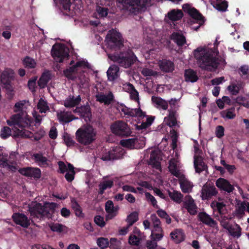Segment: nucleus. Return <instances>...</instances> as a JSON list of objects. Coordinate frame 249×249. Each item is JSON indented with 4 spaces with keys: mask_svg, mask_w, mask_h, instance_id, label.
Returning <instances> with one entry per match:
<instances>
[{
    "mask_svg": "<svg viewBox=\"0 0 249 249\" xmlns=\"http://www.w3.org/2000/svg\"><path fill=\"white\" fill-rule=\"evenodd\" d=\"M121 144L124 147L131 149L142 148L144 146L143 140L134 138L124 140L121 141Z\"/></svg>",
    "mask_w": 249,
    "mask_h": 249,
    "instance_id": "11",
    "label": "nucleus"
},
{
    "mask_svg": "<svg viewBox=\"0 0 249 249\" xmlns=\"http://www.w3.org/2000/svg\"><path fill=\"white\" fill-rule=\"evenodd\" d=\"M194 164L196 172L198 173L204 171L207 168V165L201 158L196 156H194Z\"/></svg>",
    "mask_w": 249,
    "mask_h": 249,
    "instance_id": "24",
    "label": "nucleus"
},
{
    "mask_svg": "<svg viewBox=\"0 0 249 249\" xmlns=\"http://www.w3.org/2000/svg\"><path fill=\"white\" fill-rule=\"evenodd\" d=\"M170 38L179 47H181L186 43V38L180 32H173L171 35Z\"/></svg>",
    "mask_w": 249,
    "mask_h": 249,
    "instance_id": "22",
    "label": "nucleus"
},
{
    "mask_svg": "<svg viewBox=\"0 0 249 249\" xmlns=\"http://www.w3.org/2000/svg\"><path fill=\"white\" fill-rule=\"evenodd\" d=\"M36 80L37 77L35 76L29 79L28 82V88L32 92L36 91Z\"/></svg>",
    "mask_w": 249,
    "mask_h": 249,
    "instance_id": "55",
    "label": "nucleus"
},
{
    "mask_svg": "<svg viewBox=\"0 0 249 249\" xmlns=\"http://www.w3.org/2000/svg\"><path fill=\"white\" fill-rule=\"evenodd\" d=\"M51 79V73L49 71L44 72L39 78L37 84L40 89L44 88Z\"/></svg>",
    "mask_w": 249,
    "mask_h": 249,
    "instance_id": "30",
    "label": "nucleus"
},
{
    "mask_svg": "<svg viewBox=\"0 0 249 249\" xmlns=\"http://www.w3.org/2000/svg\"><path fill=\"white\" fill-rule=\"evenodd\" d=\"M96 101L105 105L108 106L114 101V96L112 92L109 91L107 94L104 92H99L95 95Z\"/></svg>",
    "mask_w": 249,
    "mask_h": 249,
    "instance_id": "16",
    "label": "nucleus"
},
{
    "mask_svg": "<svg viewBox=\"0 0 249 249\" xmlns=\"http://www.w3.org/2000/svg\"><path fill=\"white\" fill-rule=\"evenodd\" d=\"M127 86L128 87V89L131 91L130 96H131V99H132L134 100H136V101L138 100L139 99V93H138V91L135 89V87H134V86L130 83H128L127 85Z\"/></svg>",
    "mask_w": 249,
    "mask_h": 249,
    "instance_id": "49",
    "label": "nucleus"
},
{
    "mask_svg": "<svg viewBox=\"0 0 249 249\" xmlns=\"http://www.w3.org/2000/svg\"><path fill=\"white\" fill-rule=\"evenodd\" d=\"M113 185V181L111 180H105L101 182L99 185V194L103 195L106 189L111 188Z\"/></svg>",
    "mask_w": 249,
    "mask_h": 249,
    "instance_id": "37",
    "label": "nucleus"
},
{
    "mask_svg": "<svg viewBox=\"0 0 249 249\" xmlns=\"http://www.w3.org/2000/svg\"><path fill=\"white\" fill-rule=\"evenodd\" d=\"M138 220V213L136 212L131 213L127 218V222L130 225H133Z\"/></svg>",
    "mask_w": 249,
    "mask_h": 249,
    "instance_id": "51",
    "label": "nucleus"
},
{
    "mask_svg": "<svg viewBox=\"0 0 249 249\" xmlns=\"http://www.w3.org/2000/svg\"><path fill=\"white\" fill-rule=\"evenodd\" d=\"M57 118L60 123H69L74 119L73 115L70 114L69 112L60 111L57 113Z\"/></svg>",
    "mask_w": 249,
    "mask_h": 249,
    "instance_id": "27",
    "label": "nucleus"
},
{
    "mask_svg": "<svg viewBox=\"0 0 249 249\" xmlns=\"http://www.w3.org/2000/svg\"><path fill=\"white\" fill-rule=\"evenodd\" d=\"M59 172L61 174H64L68 171V165L67 166L63 161H59L58 162Z\"/></svg>",
    "mask_w": 249,
    "mask_h": 249,
    "instance_id": "60",
    "label": "nucleus"
},
{
    "mask_svg": "<svg viewBox=\"0 0 249 249\" xmlns=\"http://www.w3.org/2000/svg\"><path fill=\"white\" fill-rule=\"evenodd\" d=\"M118 109L124 113V115L128 117H144L145 116V112H143L140 108L131 109L121 104L118 107Z\"/></svg>",
    "mask_w": 249,
    "mask_h": 249,
    "instance_id": "13",
    "label": "nucleus"
},
{
    "mask_svg": "<svg viewBox=\"0 0 249 249\" xmlns=\"http://www.w3.org/2000/svg\"><path fill=\"white\" fill-rule=\"evenodd\" d=\"M241 88V84L233 83L229 86L227 89L232 95H236L239 92Z\"/></svg>",
    "mask_w": 249,
    "mask_h": 249,
    "instance_id": "42",
    "label": "nucleus"
},
{
    "mask_svg": "<svg viewBox=\"0 0 249 249\" xmlns=\"http://www.w3.org/2000/svg\"><path fill=\"white\" fill-rule=\"evenodd\" d=\"M63 138L65 144L68 146H73L74 145L75 142L69 134L65 133Z\"/></svg>",
    "mask_w": 249,
    "mask_h": 249,
    "instance_id": "56",
    "label": "nucleus"
},
{
    "mask_svg": "<svg viewBox=\"0 0 249 249\" xmlns=\"http://www.w3.org/2000/svg\"><path fill=\"white\" fill-rule=\"evenodd\" d=\"M67 163L68 165V171L66 172L67 173L65 175V178L67 181L71 182L74 178L75 172L73 165L69 162H67Z\"/></svg>",
    "mask_w": 249,
    "mask_h": 249,
    "instance_id": "35",
    "label": "nucleus"
},
{
    "mask_svg": "<svg viewBox=\"0 0 249 249\" xmlns=\"http://www.w3.org/2000/svg\"><path fill=\"white\" fill-rule=\"evenodd\" d=\"M96 131L90 125L83 126L76 132L77 141L84 145L91 144L96 139Z\"/></svg>",
    "mask_w": 249,
    "mask_h": 249,
    "instance_id": "4",
    "label": "nucleus"
},
{
    "mask_svg": "<svg viewBox=\"0 0 249 249\" xmlns=\"http://www.w3.org/2000/svg\"><path fill=\"white\" fill-rule=\"evenodd\" d=\"M74 63V61L71 60L70 62V65H71V66L64 71V73L65 76L68 79H73L74 77L73 74L77 72L79 68H88L89 65L88 62L84 61H78L75 64L73 65Z\"/></svg>",
    "mask_w": 249,
    "mask_h": 249,
    "instance_id": "10",
    "label": "nucleus"
},
{
    "mask_svg": "<svg viewBox=\"0 0 249 249\" xmlns=\"http://www.w3.org/2000/svg\"><path fill=\"white\" fill-rule=\"evenodd\" d=\"M97 11L100 17H106L108 14V9L106 7L99 6Z\"/></svg>",
    "mask_w": 249,
    "mask_h": 249,
    "instance_id": "62",
    "label": "nucleus"
},
{
    "mask_svg": "<svg viewBox=\"0 0 249 249\" xmlns=\"http://www.w3.org/2000/svg\"><path fill=\"white\" fill-rule=\"evenodd\" d=\"M120 158V154L117 152L116 149H113L105 153L101 158L104 161H109L118 159Z\"/></svg>",
    "mask_w": 249,
    "mask_h": 249,
    "instance_id": "29",
    "label": "nucleus"
},
{
    "mask_svg": "<svg viewBox=\"0 0 249 249\" xmlns=\"http://www.w3.org/2000/svg\"><path fill=\"white\" fill-rule=\"evenodd\" d=\"M57 204L54 202H45L43 204L36 202H32L29 206L28 211L32 219L23 213H15L12 215L13 221L24 228H28L31 221L40 222L46 219H53Z\"/></svg>",
    "mask_w": 249,
    "mask_h": 249,
    "instance_id": "2",
    "label": "nucleus"
},
{
    "mask_svg": "<svg viewBox=\"0 0 249 249\" xmlns=\"http://www.w3.org/2000/svg\"><path fill=\"white\" fill-rule=\"evenodd\" d=\"M193 184L188 181H184L180 183L182 191L184 193H188L192 191Z\"/></svg>",
    "mask_w": 249,
    "mask_h": 249,
    "instance_id": "43",
    "label": "nucleus"
},
{
    "mask_svg": "<svg viewBox=\"0 0 249 249\" xmlns=\"http://www.w3.org/2000/svg\"><path fill=\"white\" fill-rule=\"evenodd\" d=\"M71 207L74 210L76 216L79 217H84V214L82 212V209L76 200H71Z\"/></svg>",
    "mask_w": 249,
    "mask_h": 249,
    "instance_id": "38",
    "label": "nucleus"
},
{
    "mask_svg": "<svg viewBox=\"0 0 249 249\" xmlns=\"http://www.w3.org/2000/svg\"><path fill=\"white\" fill-rule=\"evenodd\" d=\"M26 101L25 100L20 101L16 103L14 106V111L15 112L22 111L23 106L25 105Z\"/></svg>",
    "mask_w": 249,
    "mask_h": 249,
    "instance_id": "59",
    "label": "nucleus"
},
{
    "mask_svg": "<svg viewBox=\"0 0 249 249\" xmlns=\"http://www.w3.org/2000/svg\"><path fill=\"white\" fill-rule=\"evenodd\" d=\"M151 1V0H117V2L123 5L124 8L134 14L148 6Z\"/></svg>",
    "mask_w": 249,
    "mask_h": 249,
    "instance_id": "6",
    "label": "nucleus"
},
{
    "mask_svg": "<svg viewBox=\"0 0 249 249\" xmlns=\"http://www.w3.org/2000/svg\"><path fill=\"white\" fill-rule=\"evenodd\" d=\"M160 68L162 71L165 72H172L174 70V64L170 60H162L160 62Z\"/></svg>",
    "mask_w": 249,
    "mask_h": 249,
    "instance_id": "26",
    "label": "nucleus"
},
{
    "mask_svg": "<svg viewBox=\"0 0 249 249\" xmlns=\"http://www.w3.org/2000/svg\"><path fill=\"white\" fill-rule=\"evenodd\" d=\"M234 108H231L226 110V113L223 111L221 113V116L223 118H226L229 119L234 118L236 115L234 112Z\"/></svg>",
    "mask_w": 249,
    "mask_h": 249,
    "instance_id": "48",
    "label": "nucleus"
},
{
    "mask_svg": "<svg viewBox=\"0 0 249 249\" xmlns=\"http://www.w3.org/2000/svg\"><path fill=\"white\" fill-rule=\"evenodd\" d=\"M18 172L27 177L38 179L41 177V170L37 167H27L20 168Z\"/></svg>",
    "mask_w": 249,
    "mask_h": 249,
    "instance_id": "12",
    "label": "nucleus"
},
{
    "mask_svg": "<svg viewBox=\"0 0 249 249\" xmlns=\"http://www.w3.org/2000/svg\"><path fill=\"white\" fill-rule=\"evenodd\" d=\"M107 48L112 53L108 57L120 67L128 68L137 60L133 52L130 49H124V39L121 34L114 30L108 31L106 38Z\"/></svg>",
    "mask_w": 249,
    "mask_h": 249,
    "instance_id": "1",
    "label": "nucleus"
},
{
    "mask_svg": "<svg viewBox=\"0 0 249 249\" xmlns=\"http://www.w3.org/2000/svg\"><path fill=\"white\" fill-rule=\"evenodd\" d=\"M105 210L107 213H108L107 218H110L114 217L115 214H113V213L117 211V208H115L113 202L111 200H108L106 202L105 204Z\"/></svg>",
    "mask_w": 249,
    "mask_h": 249,
    "instance_id": "34",
    "label": "nucleus"
},
{
    "mask_svg": "<svg viewBox=\"0 0 249 249\" xmlns=\"http://www.w3.org/2000/svg\"><path fill=\"white\" fill-rule=\"evenodd\" d=\"M169 196L172 200L178 203L181 202L183 196L180 193L176 191L173 192H169Z\"/></svg>",
    "mask_w": 249,
    "mask_h": 249,
    "instance_id": "44",
    "label": "nucleus"
},
{
    "mask_svg": "<svg viewBox=\"0 0 249 249\" xmlns=\"http://www.w3.org/2000/svg\"><path fill=\"white\" fill-rule=\"evenodd\" d=\"M81 100V98L80 95L77 96L76 97H74V96H69L64 101V106L67 108H71L76 107L78 105Z\"/></svg>",
    "mask_w": 249,
    "mask_h": 249,
    "instance_id": "23",
    "label": "nucleus"
},
{
    "mask_svg": "<svg viewBox=\"0 0 249 249\" xmlns=\"http://www.w3.org/2000/svg\"><path fill=\"white\" fill-rule=\"evenodd\" d=\"M170 236L176 244H179L183 241L185 237L183 230L181 229H177L172 231L170 233Z\"/></svg>",
    "mask_w": 249,
    "mask_h": 249,
    "instance_id": "21",
    "label": "nucleus"
},
{
    "mask_svg": "<svg viewBox=\"0 0 249 249\" xmlns=\"http://www.w3.org/2000/svg\"><path fill=\"white\" fill-rule=\"evenodd\" d=\"M170 172L176 177L179 176L178 172L177 170V164L173 161H170L168 167Z\"/></svg>",
    "mask_w": 249,
    "mask_h": 249,
    "instance_id": "53",
    "label": "nucleus"
},
{
    "mask_svg": "<svg viewBox=\"0 0 249 249\" xmlns=\"http://www.w3.org/2000/svg\"><path fill=\"white\" fill-rule=\"evenodd\" d=\"M49 227L54 232H61L63 230V225L59 223H51Z\"/></svg>",
    "mask_w": 249,
    "mask_h": 249,
    "instance_id": "52",
    "label": "nucleus"
},
{
    "mask_svg": "<svg viewBox=\"0 0 249 249\" xmlns=\"http://www.w3.org/2000/svg\"><path fill=\"white\" fill-rule=\"evenodd\" d=\"M109 247L111 249H120L121 246V242L115 238H111L109 241Z\"/></svg>",
    "mask_w": 249,
    "mask_h": 249,
    "instance_id": "47",
    "label": "nucleus"
},
{
    "mask_svg": "<svg viewBox=\"0 0 249 249\" xmlns=\"http://www.w3.org/2000/svg\"><path fill=\"white\" fill-rule=\"evenodd\" d=\"M37 108L41 113H45L46 111L49 109L47 102L42 98L39 100L37 104Z\"/></svg>",
    "mask_w": 249,
    "mask_h": 249,
    "instance_id": "45",
    "label": "nucleus"
},
{
    "mask_svg": "<svg viewBox=\"0 0 249 249\" xmlns=\"http://www.w3.org/2000/svg\"><path fill=\"white\" fill-rule=\"evenodd\" d=\"M23 64L24 66L29 69L35 68L36 63L35 60L29 56H26L23 60Z\"/></svg>",
    "mask_w": 249,
    "mask_h": 249,
    "instance_id": "40",
    "label": "nucleus"
},
{
    "mask_svg": "<svg viewBox=\"0 0 249 249\" xmlns=\"http://www.w3.org/2000/svg\"><path fill=\"white\" fill-rule=\"evenodd\" d=\"M111 132L120 137H128L131 135L132 131L128 125L122 121H118L110 125Z\"/></svg>",
    "mask_w": 249,
    "mask_h": 249,
    "instance_id": "7",
    "label": "nucleus"
},
{
    "mask_svg": "<svg viewBox=\"0 0 249 249\" xmlns=\"http://www.w3.org/2000/svg\"><path fill=\"white\" fill-rule=\"evenodd\" d=\"M146 198L147 201L151 202V205L156 208H158L159 206L157 205V201L155 198L149 193L146 192L145 194Z\"/></svg>",
    "mask_w": 249,
    "mask_h": 249,
    "instance_id": "54",
    "label": "nucleus"
},
{
    "mask_svg": "<svg viewBox=\"0 0 249 249\" xmlns=\"http://www.w3.org/2000/svg\"><path fill=\"white\" fill-rule=\"evenodd\" d=\"M213 6L219 11L225 12L228 6V2L225 0H221L217 3L213 2Z\"/></svg>",
    "mask_w": 249,
    "mask_h": 249,
    "instance_id": "39",
    "label": "nucleus"
},
{
    "mask_svg": "<svg viewBox=\"0 0 249 249\" xmlns=\"http://www.w3.org/2000/svg\"><path fill=\"white\" fill-rule=\"evenodd\" d=\"M61 5H62L63 8L66 11H70V7L71 6V0H59Z\"/></svg>",
    "mask_w": 249,
    "mask_h": 249,
    "instance_id": "58",
    "label": "nucleus"
},
{
    "mask_svg": "<svg viewBox=\"0 0 249 249\" xmlns=\"http://www.w3.org/2000/svg\"><path fill=\"white\" fill-rule=\"evenodd\" d=\"M142 74L144 76H150L155 75L156 72L151 69L143 68L142 71Z\"/></svg>",
    "mask_w": 249,
    "mask_h": 249,
    "instance_id": "63",
    "label": "nucleus"
},
{
    "mask_svg": "<svg viewBox=\"0 0 249 249\" xmlns=\"http://www.w3.org/2000/svg\"><path fill=\"white\" fill-rule=\"evenodd\" d=\"M53 57L57 62L61 63L64 59L69 57V50L61 44L54 45L51 50Z\"/></svg>",
    "mask_w": 249,
    "mask_h": 249,
    "instance_id": "8",
    "label": "nucleus"
},
{
    "mask_svg": "<svg viewBox=\"0 0 249 249\" xmlns=\"http://www.w3.org/2000/svg\"><path fill=\"white\" fill-rule=\"evenodd\" d=\"M182 10L192 18L190 23L193 29L197 31L204 24L205 18L196 9L186 3L182 5Z\"/></svg>",
    "mask_w": 249,
    "mask_h": 249,
    "instance_id": "5",
    "label": "nucleus"
},
{
    "mask_svg": "<svg viewBox=\"0 0 249 249\" xmlns=\"http://www.w3.org/2000/svg\"><path fill=\"white\" fill-rule=\"evenodd\" d=\"M45 134V132L43 129H39L35 133L34 138L36 141H39L44 137Z\"/></svg>",
    "mask_w": 249,
    "mask_h": 249,
    "instance_id": "64",
    "label": "nucleus"
},
{
    "mask_svg": "<svg viewBox=\"0 0 249 249\" xmlns=\"http://www.w3.org/2000/svg\"><path fill=\"white\" fill-rule=\"evenodd\" d=\"M160 160V157L159 152L155 150L152 151L150 153L149 164L156 169H160L161 165Z\"/></svg>",
    "mask_w": 249,
    "mask_h": 249,
    "instance_id": "19",
    "label": "nucleus"
},
{
    "mask_svg": "<svg viewBox=\"0 0 249 249\" xmlns=\"http://www.w3.org/2000/svg\"><path fill=\"white\" fill-rule=\"evenodd\" d=\"M194 55L202 70L212 71L216 70L222 61L212 49L199 47L194 51Z\"/></svg>",
    "mask_w": 249,
    "mask_h": 249,
    "instance_id": "3",
    "label": "nucleus"
},
{
    "mask_svg": "<svg viewBox=\"0 0 249 249\" xmlns=\"http://www.w3.org/2000/svg\"><path fill=\"white\" fill-rule=\"evenodd\" d=\"M218 191L214 185L210 184H205L201 190V196L203 200H209L213 196H216Z\"/></svg>",
    "mask_w": 249,
    "mask_h": 249,
    "instance_id": "14",
    "label": "nucleus"
},
{
    "mask_svg": "<svg viewBox=\"0 0 249 249\" xmlns=\"http://www.w3.org/2000/svg\"><path fill=\"white\" fill-rule=\"evenodd\" d=\"M215 135L218 138H221L224 135V128L222 125H218L215 129Z\"/></svg>",
    "mask_w": 249,
    "mask_h": 249,
    "instance_id": "61",
    "label": "nucleus"
},
{
    "mask_svg": "<svg viewBox=\"0 0 249 249\" xmlns=\"http://www.w3.org/2000/svg\"><path fill=\"white\" fill-rule=\"evenodd\" d=\"M11 130L8 126H4L0 131V137L3 139H5L11 135Z\"/></svg>",
    "mask_w": 249,
    "mask_h": 249,
    "instance_id": "50",
    "label": "nucleus"
},
{
    "mask_svg": "<svg viewBox=\"0 0 249 249\" xmlns=\"http://www.w3.org/2000/svg\"><path fill=\"white\" fill-rule=\"evenodd\" d=\"M97 244L101 249H105L109 247V242L107 238L100 237L97 239Z\"/></svg>",
    "mask_w": 249,
    "mask_h": 249,
    "instance_id": "46",
    "label": "nucleus"
},
{
    "mask_svg": "<svg viewBox=\"0 0 249 249\" xmlns=\"http://www.w3.org/2000/svg\"><path fill=\"white\" fill-rule=\"evenodd\" d=\"M183 207L191 215H194L196 214L197 207L192 197H190L183 202Z\"/></svg>",
    "mask_w": 249,
    "mask_h": 249,
    "instance_id": "20",
    "label": "nucleus"
},
{
    "mask_svg": "<svg viewBox=\"0 0 249 249\" xmlns=\"http://www.w3.org/2000/svg\"><path fill=\"white\" fill-rule=\"evenodd\" d=\"M80 115L85 118H89L91 116L90 108L89 105L83 106L80 107Z\"/></svg>",
    "mask_w": 249,
    "mask_h": 249,
    "instance_id": "41",
    "label": "nucleus"
},
{
    "mask_svg": "<svg viewBox=\"0 0 249 249\" xmlns=\"http://www.w3.org/2000/svg\"><path fill=\"white\" fill-rule=\"evenodd\" d=\"M31 159L41 167H46L49 166L47 158L44 156L41 152L32 154Z\"/></svg>",
    "mask_w": 249,
    "mask_h": 249,
    "instance_id": "17",
    "label": "nucleus"
},
{
    "mask_svg": "<svg viewBox=\"0 0 249 249\" xmlns=\"http://www.w3.org/2000/svg\"><path fill=\"white\" fill-rule=\"evenodd\" d=\"M197 216L199 220L206 225L213 228H214L217 225L216 221L212 218L206 212H200Z\"/></svg>",
    "mask_w": 249,
    "mask_h": 249,
    "instance_id": "18",
    "label": "nucleus"
},
{
    "mask_svg": "<svg viewBox=\"0 0 249 249\" xmlns=\"http://www.w3.org/2000/svg\"><path fill=\"white\" fill-rule=\"evenodd\" d=\"M183 17V13L181 10L172 9L168 13L169 19L172 21H176L181 19Z\"/></svg>",
    "mask_w": 249,
    "mask_h": 249,
    "instance_id": "28",
    "label": "nucleus"
},
{
    "mask_svg": "<svg viewBox=\"0 0 249 249\" xmlns=\"http://www.w3.org/2000/svg\"><path fill=\"white\" fill-rule=\"evenodd\" d=\"M119 68L116 65H111L108 68L107 73L108 80L114 81L119 76Z\"/></svg>",
    "mask_w": 249,
    "mask_h": 249,
    "instance_id": "25",
    "label": "nucleus"
},
{
    "mask_svg": "<svg viewBox=\"0 0 249 249\" xmlns=\"http://www.w3.org/2000/svg\"><path fill=\"white\" fill-rule=\"evenodd\" d=\"M21 116L19 114H15L12 115L10 120L7 121V123L9 126H18L22 127L20 124Z\"/></svg>",
    "mask_w": 249,
    "mask_h": 249,
    "instance_id": "36",
    "label": "nucleus"
},
{
    "mask_svg": "<svg viewBox=\"0 0 249 249\" xmlns=\"http://www.w3.org/2000/svg\"><path fill=\"white\" fill-rule=\"evenodd\" d=\"M0 81L4 88L9 91L13 90L12 82L14 80V71L10 68H6L1 72L0 76Z\"/></svg>",
    "mask_w": 249,
    "mask_h": 249,
    "instance_id": "9",
    "label": "nucleus"
},
{
    "mask_svg": "<svg viewBox=\"0 0 249 249\" xmlns=\"http://www.w3.org/2000/svg\"><path fill=\"white\" fill-rule=\"evenodd\" d=\"M184 77L187 82H195L197 81L198 77L196 72L192 69H188L185 71Z\"/></svg>",
    "mask_w": 249,
    "mask_h": 249,
    "instance_id": "31",
    "label": "nucleus"
},
{
    "mask_svg": "<svg viewBox=\"0 0 249 249\" xmlns=\"http://www.w3.org/2000/svg\"><path fill=\"white\" fill-rule=\"evenodd\" d=\"M153 103L156 104L159 107L161 108L163 110H166L168 107V104L166 101L162 99L160 97L152 96L151 98Z\"/></svg>",
    "mask_w": 249,
    "mask_h": 249,
    "instance_id": "32",
    "label": "nucleus"
},
{
    "mask_svg": "<svg viewBox=\"0 0 249 249\" xmlns=\"http://www.w3.org/2000/svg\"><path fill=\"white\" fill-rule=\"evenodd\" d=\"M94 222L98 226L103 228L106 225L104 217L101 215H96L94 218Z\"/></svg>",
    "mask_w": 249,
    "mask_h": 249,
    "instance_id": "57",
    "label": "nucleus"
},
{
    "mask_svg": "<svg viewBox=\"0 0 249 249\" xmlns=\"http://www.w3.org/2000/svg\"><path fill=\"white\" fill-rule=\"evenodd\" d=\"M216 186L222 191H224L228 194H230L234 190L233 185L227 179L224 178H220L215 181Z\"/></svg>",
    "mask_w": 249,
    "mask_h": 249,
    "instance_id": "15",
    "label": "nucleus"
},
{
    "mask_svg": "<svg viewBox=\"0 0 249 249\" xmlns=\"http://www.w3.org/2000/svg\"><path fill=\"white\" fill-rule=\"evenodd\" d=\"M246 206H247L246 201H243L238 204L235 211V215L237 218H241L245 215Z\"/></svg>",
    "mask_w": 249,
    "mask_h": 249,
    "instance_id": "33",
    "label": "nucleus"
}]
</instances>
